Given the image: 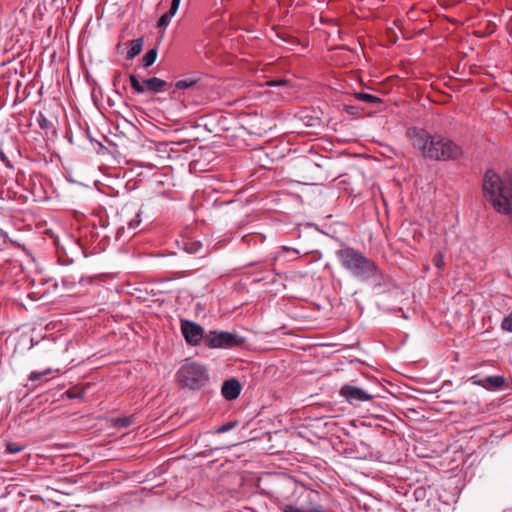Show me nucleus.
I'll use <instances>...</instances> for the list:
<instances>
[{"label":"nucleus","instance_id":"5701e85b","mask_svg":"<svg viewBox=\"0 0 512 512\" xmlns=\"http://www.w3.org/2000/svg\"><path fill=\"white\" fill-rule=\"evenodd\" d=\"M23 449H24L23 445H20V444H17V443H13V442H8L6 444L5 451L8 454H16V453L21 452Z\"/></svg>","mask_w":512,"mask_h":512},{"label":"nucleus","instance_id":"39448f33","mask_svg":"<svg viewBox=\"0 0 512 512\" xmlns=\"http://www.w3.org/2000/svg\"><path fill=\"white\" fill-rule=\"evenodd\" d=\"M204 343L212 349L233 348L242 345L244 338L236 333L214 330L205 334Z\"/></svg>","mask_w":512,"mask_h":512},{"label":"nucleus","instance_id":"9d476101","mask_svg":"<svg viewBox=\"0 0 512 512\" xmlns=\"http://www.w3.org/2000/svg\"><path fill=\"white\" fill-rule=\"evenodd\" d=\"M144 85H145L146 91H149L151 93L163 92V91H165V89L167 87L166 81H164L160 78H157V77H152V78L146 79L144 81Z\"/></svg>","mask_w":512,"mask_h":512},{"label":"nucleus","instance_id":"9b49d317","mask_svg":"<svg viewBox=\"0 0 512 512\" xmlns=\"http://www.w3.org/2000/svg\"><path fill=\"white\" fill-rule=\"evenodd\" d=\"M180 2H181V0H172L171 1V6H170L169 11L164 13L159 18V20L157 22L158 27H166L170 23L172 17L176 14V12L179 8Z\"/></svg>","mask_w":512,"mask_h":512},{"label":"nucleus","instance_id":"dca6fc26","mask_svg":"<svg viewBox=\"0 0 512 512\" xmlns=\"http://www.w3.org/2000/svg\"><path fill=\"white\" fill-rule=\"evenodd\" d=\"M86 393L85 387H73L65 392L69 399H81Z\"/></svg>","mask_w":512,"mask_h":512},{"label":"nucleus","instance_id":"7ed1b4c3","mask_svg":"<svg viewBox=\"0 0 512 512\" xmlns=\"http://www.w3.org/2000/svg\"><path fill=\"white\" fill-rule=\"evenodd\" d=\"M341 266L360 280H369L378 274L376 264L362 252L352 247H344L336 252Z\"/></svg>","mask_w":512,"mask_h":512},{"label":"nucleus","instance_id":"2f4dec72","mask_svg":"<svg viewBox=\"0 0 512 512\" xmlns=\"http://www.w3.org/2000/svg\"><path fill=\"white\" fill-rule=\"evenodd\" d=\"M294 253L298 254V251L296 249H291Z\"/></svg>","mask_w":512,"mask_h":512},{"label":"nucleus","instance_id":"ddd939ff","mask_svg":"<svg viewBox=\"0 0 512 512\" xmlns=\"http://www.w3.org/2000/svg\"><path fill=\"white\" fill-rule=\"evenodd\" d=\"M182 248L189 254H196L202 249V243L198 240L184 238L181 242Z\"/></svg>","mask_w":512,"mask_h":512},{"label":"nucleus","instance_id":"423d86ee","mask_svg":"<svg viewBox=\"0 0 512 512\" xmlns=\"http://www.w3.org/2000/svg\"><path fill=\"white\" fill-rule=\"evenodd\" d=\"M181 332L186 342L192 346H197L204 341V329L197 323L189 320H181Z\"/></svg>","mask_w":512,"mask_h":512},{"label":"nucleus","instance_id":"f3484780","mask_svg":"<svg viewBox=\"0 0 512 512\" xmlns=\"http://www.w3.org/2000/svg\"><path fill=\"white\" fill-rule=\"evenodd\" d=\"M157 58V50L155 48L150 49L146 52V54L143 56L142 62L145 67H149L153 65Z\"/></svg>","mask_w":512,"mask_h":512},{"label":"nucleus","instance_id":"20e7f679","mask_svg":"<svg viewBox=\"0 0 512 512\" xmlns=\"http://www.w3.org/2000/svg\"><path fill=\"white\" fill-rule=\"evenodd\" d=\"M177 380L183 386L191 390H199L205 386L209 379L208 371L200 363L186 361L177 371Z\"/></svg>","mask_w":512,"mask_h":512},{"label":"nucleus","instance_id":"a211bd4d","mask_svg":"<svg viewBox=\"0 0 512 512\" xmlns=\"http://www.w3.org/2000/svg\"><path fill=\"white\" fill-rule=\"evenodd\" d=\"M130 84L133 90L138 94H143L146 91L144 83L141 84L134 74L129 76Z\"/></svg>","mask_w":512,"mask_h":512},{"label":"nucleus","instance_id":"f03ea898","mask_svg":"<svg viewBox=\"0 0 512 512\" xmlns=\"http://www.w3.org/2000/svg\"><path fill=\"white\" fill-rule=\"evenodd\" d=\"M411 138L414 148L425 158L446 161L457 159L462 154L460 146L440 135L431 136L424 130H415Z\"/></svg>","mask_w":512,"mask_h":512},{"label":"nucleus","instance_id":"bb28decb","mask_svg":"<svg viewBox=\"0 0 512 512\" xmlns=\"http://www.w3.org/2000/svg\"><path fill=\"white\" fill-rule=\"evenodd\" d=\"M433 263L438 269H442L444 267V255L442 252H437L433 257Z\"/></svg>","mask_w":512,"mask_h":512},{"label":"nucleus","instance_id":"c756f323","mask_svg":"<svg viewBox=\"0 0 512 512\" xmlns=\"http://www.w3.org/2000/svg\"><path fill=\"white\" fill-rule=\"evenodd\" d=\"M0 237H2L4 240H6L8 238V235L5 231H3L1 228H0Z\"/></svg>","mask_w":512,"mask_h":512},{"label":"nucleus","instance_id":"2eb2a0df","mask_svg":"<svg viewBox=\"0 0 512 512\" xmlns=\"http://www.w3.org/2000/svg\"><path fill=\"white\" fill-rule=\"evenodd\" d=\"M54 372H58V370H53L51 368H48V369H46L44 371H41V372H39V371H32L30 373L29 377H28V380L32 381V382H34V381H43L46 376H48V375H50V374H52Z\"/></svg>","mask_w":512,"mask_h":512},{"label":"nucleus","instance_id":"1a4fd4ad","mask_svg":"<svg viewBox=\"0 0 512 512\" xmlns=\"http://www.w3.org/2000/svg\"><path fill=\"white\" fill-rule=\"evenodd\" d=\"M240 392L241 385L235 378L226 380L222 385L221 393L223 397L228 401L235 400L240 395Z\"/></svg>","mask_w":512,"mask_h":512},{"label":"nucleus","instance_id":"4468645a","mask_svg":"<svg viewBox=\"0 0 512 512\" xmlns=\"http://www.w3.org/2000/svg\"><path fill=\"white\" fill-rule=\"evenodd\" d=\"M129 44H130V48L127 51L126 58L131 60L134 57H136L138 54H140V52L142 51L143 39L142 38H138V39L132 40V41H130Z\"/></svg>","mask_w":512,"mask_h":512},{"label":"nucleus","instance_id":"6e6552de","mask_svg":"<svg viewBox=\"0 0 512 512\" xmlns=\"http://www.w3.org/2000/svg\"><path fill=\"white\" fill-rule=\"evenodd\" d=\"M476 378L477 376L472 377L473 383L488 390H499L505 384V378L499 375L486 376L478 380Z\"/></svg>","mask_w":512,"mask_h":512},{"label":"nucleus","instance_id":"b1692460","mask_svg":"<svg viewBox=\"0 0 512 512\" xmlns=\"http://www.w3.org/2000/svg\"><path fill=\"white\" fill-rule=\"evenodd\" d=\"M238 425V422L237 421H230L228 423H225L219 427H217L215 429V433L217 434H221V433H225L231 429H233L234 427H236Z\"/></svg>","mask_w":512,"mask_h":512},{"label":"nucleus","instance_id":"f8f14e48","mask_svg":"<svg viewBox=\"0 0 512 512\" xmlns=\"http://www.w3.org/2000/svg\"><path fill=\"white\" fill-rule=\"evenodd\" d=\"M37 123H38L39 127L43 131H45L47 136L49 134H51L52 137L57 136V131H56V128L54 127L53 123L50 120H48L42 112H39V114L37 116Z\"/></svg>","mask_w":512,"mask_h":512},{"label":"nucleus","instance_id":"aec40b11","mask_svg":"<svg viewBox=\"0 0 512 512\" xmlns=\"http://www.w3.org/2000/svg\"><path fill=\"white\" fill-rule=\"evenodd\" d=\"M281 510H282V512H316L318 510V506H315L309 510H305V509L297 507L295 505L287 504V505H284L281 508Z\"/></svg>","mask_w":512,"mask_h":512},{"label":"nucleus","instance_id":"0eeeda50","mask_svg":"<svg viewBox=\"0 0 512 512\" xmlns=\"http://www.w3.org/2000/svg\"><path fill=\"white\" fill-rule=\"evenodd\" d=\"M340 395L353 405L373 399V395L367 391L349 384L341 387Z\"/></svg>","mask_w":512,"mask_h":512},{"label":"nucleus","instance_id":"f257e3e1","mask_svg":"<svg viewBox=\"0 0 512 512\" xmlns=\"http://www.w3.org/2000/svg\"><path fill=\"white\" fill-rule=\"evenodd\" d=\"M482 187L485 200L512 222V174L502 178L489 169L484 174Z\"/></svg>","mask_w":512,"mask_h":512},{"label":"nucleus","instance_id":"412c9836","mask_svg":"<svg viewBox=\"0 0 512 512\" xmlns=\"http://www.w3.org/2000/svg\"><path fill=\"white\" fill-rule=\"evenodd\" d=\"M355 97L358 100L367 102V103H376V102L380 101V99L377 96L368 94V93H363V92L356 93Z\"/></svg>","mask_w":512,"mask_h":512},{"label":"nucleus","instance_id":"393cba45","mask_svg":"<svg viewBox=\"0 0 512 512\" xmlns=\"http://www.w3.org/2000/svg\"><path fill=\"white\" fill-rule=\"evenodd\" d=\"M141 211L136 212L135 217L129 221L128 229L133 231L137 229L141 223Z\"/></svg>","mask_w":512,"mask_h":512},{"label":"nucleus","instance_id":"6ab92c4d","mask_svg":"<svg viewBox=\"0 0 512 512\" xmlns=\"http://www.w3.org/2000/svg\"><path fill=\"white\" fill-rule=\"evenodd\" d=\"M130 84L133 90L138 94H143L146 91L144 83L141 84L134 74L129 76Z\"/></svg>","mask_w":512,"mask_h":512},{"label":"nucleus","instance_id":"a878e982","mask_svg":"<svg viewBox=\"0 0 512 512\" xmlns=\"http://www.w3.org/2000/svg\"><path fill=\"white\" fill-rule=\"evenodd\" d=\"M132 424L131 417H118L115 419V426L120 428H126Z\"/></svg>","mask_w":512,"mask_h":512},{"label":"nucleus","instance_id":"7c9ffc66","mask_svg":"<svg viewBox=\"0 0 512 512\" xmlns=\"http://www.w3.org/2000/svg\"><path fill=\"white\" fill-rule=\"evenodd\" d=\"M316 512H324V509L322 506L318 505V510Z\"/></svg>","mask_w":512,"mask_h":512},{"label":"nucleus","instance_id":"4be33fe9","mask_svg":"<svg viewBox=\"0 0 512 512\" xmlns=\"http://www.w3.org/2000/svg\"><path fill=\"white\" fill-rule=\"evenodd\" d=\"M197 80L195 79H182L176 82L175 87L177 89H187L196 84Z\"/></svg>","mask_w":512,"mask_h":512},{"label":"nucleus","instance_id":"c85d7f7f","mask_svg":"<svg viewBox=\"0 0 512 512\" xmlns=\"http://www.w3.org/2000/svg\"><path fill=\"white\" fill-rule=\"evenodd\" d=\"M62 285L67 289H71L75 285V281H71L68 279V277H64L62 279Z\"/></svg>","mask_w":512,"mask_h":512},{"label":"nucleus","instance_id":"cd10ccee","mask_svg":"<svg viewBox=\"0 0 512 512\" xmlns=\"http://www.w3.org/2000/svg\"><path fill=\"white\" fill-rule=\"evenodd\" d=\"M501 326L503 330L512 332V313L503 319Z\"/></svg>","mask_w":512,"mask_h":512}]
</instances>
